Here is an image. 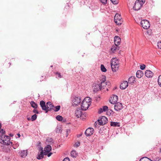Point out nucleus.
Here are the masks:
<instances>
[{
	"label": "nucleus",
	"mask_w": 161,
	"mask_h": 161,
	"mask_svg": "<svg viewBox=\"0 0 161 161\" xmlns=\"http://www.w3.org/2000/svg\"><path fill=\"white\" fill-rule=\"evenodd\" d=\"M91 99L89 97H86L82 103L81 109L84 110H86L87 109L91 104Z\"/></svg>",
	"instance_id": "obj_1"
},
{
	"label": "nucleus",
	"mask_w": 161,
	"mask_h": 161,
	"mask_svg": "<svg viewBox=\"0 0 161 161\" xmlns=\"http://www.w3.org/2000/svg\"><path fill=\"white\" fill-rule=\"evenodd\" d=\"M10 138L8 136L4 135L3 134L0 135V143L8 145L12 143L10 141Z\"/></svg>",
	"instance_id": "obj_2"
},
{
	"label": "nucleus",
	"mask_w": 161,
	"mask_h": 161,
	"mask_svg": "<svg viewBox=\"0 0 161 161\" xmlns=\"http://www.w3.org/2000/svg\"><path fill=\"white\" fill-rule=\"evenodd\" d=\"M119 62L116 58H113L111 61V65L112 71L115 72L119 68Z\"/></svg>",
	"instance_id": "obj_3"
},
{
	"label": "nucleus",
	"mask_w": 161,
	"mask_h": 161,
	"mask_svg": "<svg viewBox=\"0 0 161 161\" xmlns=\"http://www.w3.org/2000/svg\"><path fill=\"white\" fill-rule=\"evenodd\" d=\"M145 2L144 0H137L135 3L133 8L134 10H138L142 7Z\"/></svg>",
	"instance_id": "obj_4"
},
{
	"label": "nucleus",
	"mask_w": 161,
	"mask_h": 161,
	"mask_svg": "<svg viewBox=\"0 0 161 161\" xmlns=\"http://www.w3.org/2000/svg\"><path fill=\"white\" fill-rule=\"evenodd\" d=\"M114 20L115 23L118 25H120L122 23L123 21L120 15L116 14L114 17Z\"/></svg>",
	"instance_id": "obj_5"
},
{
	"label": "nucleus",
	"mask_w": 161,
	"mask_h": 161,
	"mask_svg": "<svg viewBox=\"0 0 161 161\" xmlns=\"http://www.w3.org/2000/svg\"><path fill=\"white\" fill-rule=\"evenodd\" d=\"M142 27L145 29H148L150 26V24L149 22L147 20H142L140 23Z\"/></svg>",
	"instance_id": "obj_6"
},
{
	"label": "nucleus",
	"mask_w": 161,
	"mask_h": 161,
	"mask_svg": "<svg viewBox=\"0 0 161 161\" xmlns=\"http://www.w3.org/2000/svg\"><path fill=\"white\" fill-rule=\"evenodd\" d=\"M80 102L81 100L80 97H75L73 100V105L76 106L80 104Z\"/></svg>",
	"instance_id": "obj_7"
},
{
	"label": "nucleus",
	"mask_w": 161,
	"mask_h": 161,
	"mask_svg": "<svg viewBox=\"0 0 161 161\" xmlns=\"http://www.w3.org/2000/svg\"><path fill=\"white\" fill-rule=\"evenodd\" d=\"M94 129L92 128H89L87 129L85 132V134L87 136H90L93 133Z\"/></svg>",
	"instance_id": "obj_8"
},
{
	"label": "nucleus",
	"mask_w": 161,
	"mask_h": 161,
	"mask_svg": "<svg viewBox=\"0 0 161 161\" xmlns=\"http://www.w3.org/2000/svg\"><path fill=\"white\" fill-rule=\"evenodd\" d=\"M123 108L122 104L119 102L115 103L114 108L115 110L119 111L121 110Z\"/></svg>",
	"instance_id": "obj_9"
},
{
	"label": "nucleus",
	"mask_w": 161,
	"mask_h": 161,
	"mask_svg": "<svg viewBox=\"0 0 161 161\" xmlns=\"http://www.w3.org/2000/svg\"><path fill=\"white\" fill-rule=\"evenodd\" d=\"M118 98V97L117 95H113L111 97L109 102L111 104H115L117 101Z\"/></svg>",
	"instance_id": "obj_10"
},
{
	"label": "nucleus",
	"mask_w": 161,
	"mask_h": 161,
	"mask_svg": "<svg viewBox=\"0 0 161 161\" xmlns=\"http://www.w3.org/2000/svg\"><path fill=\"white\" fill-rule=\"evenodd\" d=\"M75 115L78 118L80 117H82V116L81 109L80 108L76 109L75 111Z\"/></svg>",
	"instance_id": "obj_11"
},
{
	"label": "nucleus",
	"mask_w": 161,
	"mask_h": 161,
	"mask_svg": "<svg viewBox=\"0 0 161 161\" xmlns=\"http://www.w3.org/2000/svg\"><path fill=\"white\" fill-rule=\"evenodd\" d=\"M54 107L53 105L51 102H48L46 103L47 109L48 111H51Z\"/></svg>",
	"instance_id": "obj_12"
},
{
	"label": "nucleus",
	"mask_w": 161,
	"mask_h": 161,
	"mask_svg": "<svg viewBox=\"0 0 161 161\" xmlns=\"http://www.w3.org/2000/svg\"><path fill=\"white\" fill-rule=\"evenodd\" d=\"M40 104L42 109L44 110L46 113H47V110L46 108V104H45V103L43 101H41L40 102Z\"/></svg>",
	"instance_id": "obj_13"
},
{
	"label": "nucleus",
	"mask_w": 161,
	"mask_h": 161,
	"mask_svg": "<svg viewBox=\"0 0 161 161\" xmlns=\"http://www.w3.org/2000/svg\"><path fill=\"white\" fill-rule=\"evenodd\" d=\"M145 75L147 77L151 78L153 76V73L150 70H146L145 72Z\"/></svg>",
	"instance_id": "obj_14"
},
{
	"label": "nucleus",
	"mask_w": 161,
	"mask_h": 161,
	"mask_svg": "<svg viewBox=\"0 0 161 161\" xmlns=\"http://www.w3.org/2000/svg\"><path fill=\"white\" fill-rule=\"evenodd\" d=\"M52 147L50 145H47V147L44 148V154L45 155H47L49 152L51 150Z\"/></svg>",
	"instance_id": "obj_15"
},
{
	"label": "nucleus",
	"mask_w": 161,
	"mask_h": 161,
	"mask_svg": "<svg viewBox=\"0 0 161 161\" xmlns=\"http://www.w3.org/2000/svg\"><path fill=\"white\" fill-rule=\"evenodd\" d=\"M128 86V82L126 81H124L121 83L120 87L122 89H125Z\"/></svg>",
	"instance_id": "obj_16"
},
{
	"label": "nucleus",
	"mask_w": 161,
	"mask_h": 161,
	"mask_svg": "<svg viewBox=\"0 0 161 161\" xmlns=\"http://www.w3.org/2000/svg\"><path fill=\"white\" fill-rule=\"evenodd\" d=\"M120 42L121 39L119 36H115L114 42L115 45H119L120 44Z\"/></svg>",
	"instance_id": "obj_17"
},
{
	"label": "nucleus",
	"mask_w": 161,
	"mask_h": 161,
	"mask_svg": "<svg viewBox=\"0 0 161 161\" xmlns=\"http://www.w3.org/2000/svg\"><path fill=\"white\" fill-rule=\"evenodd\" d=\"M20 155L22 158H25L27 155V150H21L19 152Z\"/></svg>",
	"instance_id": "obj_18"
},
{
	"label": "nucleus",
	"mask_w": 161,
	"mask_h": 161,
	"mask_svg": "<svg viewBox=\"0 0 161 161\" xmlns=\"http://www.w3.org/2000/svg\"><path fill=\"white\" fill-rule=\"evenodd\" d=\"M110 84V83L109 82H105V80L104 79L101 81V83L99 84L102 89L104 88V87L106 85H109Z\"/></svg>",
	"instance_id": "obj_19"
},
{
	"label": "nucleus",
	"mask_w": 161,
	"mask_h": 161,
	"mask_svg": "<svg viewBox=\"0 0 161 161\" xmlns=\"http://www.w3.org/2000/svg\"><path fill=\"white\" fill-rule=\"evenodd\" d=\"M41 151L40 153H39L37 157V158L38 159H41L44 157V153L43 151V148H41Z\"/></svg>",
	"instance_id": "obj_20"
},
{
	"label": "nucleus",
	"mask_w": 161,
	"mask_h": 161,
	"mask_svg": "<svg viewBox=\"0 0 161 161\" xmlns=\"http://www.w3.org/2000/svg\"><path fill=\"white\" fill-rule=\"evenodd\" d=\"M118 45H114L112 46L111 48V50L112 52L115 53L117 50H119V47L118 46Z\"/></svg>",
	"instance_id": "obj_21"
},
{
	"label": "nucleus",
	"mask_w": 161,
	"mask_h": 161,
	"mask_svg": "<svg viewBox=\"0 0 161 161\" xmlns=\"http://www.w3.org/2000/svg\"><path fill=\"white\" fill-rule=\"evenodd\" d=\"M143 74L142 71L141 70H138L136 73V76L137 77L141 78L143 75Z\"/></svg>",
	"instance_id": "obj_22"
},
{
	"label": "nucleus",
	"mask_w": 161,
	"mask_h": 161,
	"mask_svg": "<svg viewBox=\"0 0 161 161\" xmlns=\"http://www.w3.org/2000/svg\"><path fill=\"white\" fill-rule=\"evenodd\" d=\"M110 125L114 127H119L120 126L119 123L112 121L111 122Z\"/></svg>",
	"instance_id": "obj_23"
},
{
	"label": "nucleus",
	"mask_w": 161,
	"mask_h": 161,
	"mask_svg": "<svg viewBox=\"0 0 161 161\" xmlns=\"http://www.w3.org/2000/svg\"><path fill=\"white\" fill-rule=\"evenodd\" d=\"M135 80V78L134 76H131L128 79V82L130 84H132L134 83Z\"/></svg>",
	"instance_id": "obj_24"
},
{
	"label": "nucleus",
	"mask_w": 161,
	"mask_h": 161,
	"mask_svg": "<svg viewBox=\"0 0 161 161\" xmlns=\"http://www.w3.org/2000/svg\"><path fill=\"white\" fill-rule=\"evenodd\" d=\"M102 89L99 84L96 85L94 88V91L97 92Z\"/></svg>",
	"instance_id": "obj_25"
},
{
	"label": "nucleus",
	"mask_w": 161,
	"mask_h": 161,
	"mask_svg": "<svg viewBox=\"0 0 161 161\" xmlns=\"http://www.w3.org/2000/svg\"><path fill=\"white\" fill-rule=\"evenodd\" d=\"M77 153L75 150H73L70 153L71 156L73 158H75L77 156Z\"/></svg>",
	"instance_id": "obj_26"
},
{
	"label": "nucleus",
	"mask_w": 161,
	"mask_h": 161,
	"mask_svg": "<svg viewBox=\"0 0 161 161\" xmlns=\"http://www.w3.org/2000/svg\"><path fill=\"white\" fill-rule=\"evenodd\" d=\"M101 120V121H102L103 123H104V125L106 124L108 121V119L107 118L105 117V116H103L101 117L100 119Z\"/></svg>",
	"instance_id": "obj_27"
},
{
	"label": "nucleus",
	"mask_w": 161,
	"mask_h": 161,
	"mask_svg": "<svg viewBox=\"0 0 161 161\" xmlns=\"http://www.w3.org/2000/svg\"><path fill=\"white\" fill-rule=\"evenodd\" d=\"M139 161H152L147 157H144L140 159Z\"/></svg>",
	"instance_id": "obj_28"
},
{
	"label": "nucleus",
	"mask_w": 161,
	"mask_h": 161,
	"mask_svg": "<svg viewBox=\"0 0 161 161\" xmlns=\"http://www.w3.org/2000/svg\"><path fill=\"white\" fill-rule=\"evenodd\" d=\"M31 106L34 108H36L37 107V104L34 101H31Z\"/></svg>",
	"instance_id": "obj_29"
},
{
	"label": "nucleus",
	"mask_w": 161,
	"mask_h": 161,
	"mask_svg": "<svg viewBox=\"0 0 161 161\" xmlns=\"http://www.w3.org/2000/svg\"><path fill=\"white\" fill-rule=\"evenodd\" d=\"M101 69L102 71L103 72H105L106 71V69L105 68L103 65L101 64Z\"/></svg>",
	"instance_id": "obj_30"
},
{
	"label": "nucleus",
	"mask_w": 161,
	"mask_h": 161,
	"mask_svg": "<svg viewBox=\"0 0 161 161\" xmlns=\"http://www.w3.org/2000/svg\"><path fill=\"white\" fill-rule=\"evenodd\" d=\"M61 127L59 126H58L56 129V132L57 133H59L61 132Z\"/></svg>",
	"instance_id": "obj_31"
},
{
	"label": "nucleus",
	"mask_w": 161,
	"mask_h": 161,
	"mask_svg": "<svg viewBox=\"0 0 161 161\" xmlns=\"http://www.w3.org/2000/svg\"><path fill=\"white\" fill-rule=\"evenodd\" d=\"M56 119L59 121H62L63 120V117L60 115H58L56 117Z\"/></svg>",
	"instance_id": "obj_32"
},
{
	"label": "nucleus",
	"mask_w": 161,
	"mask_h": 161,
	"mask_svg": "<svg viewBox=\"0 0 161 161\" xmlns=\"http://www.w3.org/2000/svg\"><path fill=\"white\" fill-rule=\"evenodd\" d=\"M37 118V115L36 114H34L32 116L31 119L32 121L35 120Z\"/></svg>",
	"instance_id": "obj_33"
},
{
	"label": "nucleus",
	"mask_w": 161,
	"mask_h": 161,
	"mask_svg": "<svg viewBox=\"0 0 161 161\" xmlns=\"http://www.w3.org/2000/svg\"><path fill=\"white\" fill-rule=\"evenodd\" d=\"M158 80L159 85L161 87V75L158 77Z\"/></svg>",
	"instance_id": "obj_34"
},
{
	"label": "nucleus",
	"mask_w": 161,
	"mask_h": 161,
	"mask_svg": "<svg viewBox=\"0 0 161 161\" xmlns=\"http://www.w3.org/2000/svg\"><path fill=\"white\" fill-rule=\"evenodd\" d=\"M55 74L57 75L56 78H61L62 77V76L61 75V74L58 72H57Z\"/></svg>",
	"instance_id": "obj_35"
},
{
	"label": "nucleus",
	"mask_w": 161,
	"mask_h": 161,
	"mask_svg": "<svg viewBox=\"0 0 161 161\" xmlns=\"http://www.w3.org/2000/svg\"><path fill=\"white\" fill-rule=\"evenodd\" d=\"M60 106L59 105H58V106L55 107V109L54 110V111L55 112L58 111L60 109Z\"/></svg>",
	"instance_id": "obj_36"
},
{
	"label": "nucleus",
	"mask_w": 161,
	"mask_h": 161,
	"mask_svg": "<svg viewBox=\"0 0 161 161\" xmlns=\"http://www.w3.org/2000/svg\"><path fill=\"white\" fill-rule=\"evenodd\" d=\"M46 141L47 142L51 143H52L53 142V140L51 138H48L47 139Z\"/></svg>",
	"instance_id": "obj_37"
},
{
	"label": "nucleus",
	"mask_w": 161,
	"mask_h": 161,
	"mask_svg": "<svg viewBox=\"0 0 161 161\" xmlns=\"http://www.w3.org/2000/svg\"><path fill=\"white\" fill-rule=\"evenodd\" d=\"M97 122L98 123L99 125H103V123L102 122V121H101V119H98L97 120Z\"/></svg>",
	"instance_id": "obj_38"
},
{
	"label": "nucleus",
	"mask_w": 161,
	"mask_h": 161,
	"mask_svg": "<svg viewBox=\"0 0 161 161\" xmlns=\"http://www.w3.org/2000/svg\"><path fill=\"white\" fill-rule=\"evenodd\" d=\"M103 110L104 112H105L107 111L108 109V107L107 106H104L103 108Z\"/></svg>",
	"instance_id": "obj_39"
},
{
	"label": "nucleus",
	"mask_w": 161,
	"mask_h": 161,
	"mask_svg": "<svg viewBox=\"0 0 161 161\" xmlns=\"http://www.w3.org/2000/svg\"><path fill=\"white\" fill-rule=\"evenodd\" d=\"M157 46L158 48L161 49V41L159 42H158Z\"/></svg>",
	"instance_id": "obj_40"
},
{
	"label": "nucleus",
	"mask_w": 161,
	"mask_h": 161,
	"mask_svg": "<svg viewBox=\"0 0 161 161\" xmlns=\"http://www.w3.org/2000/svg\"><path fill=\"white\" fill-rule=\"evenodd\" d=\"M111 1L114 4H117L118 3V0H113Z\"/></svg>",
	"instance_id": "obj_41"
},
{
	"label": "nucleus",
	"mask_w": 161,
	"mask_h": 161,
	"mask_svg": "<svg viewBox=\"0 0 161 161\" xmlns=\"http://www.w3.org/2000/svg\"><path fill=\"white\" fill-rule=\"evenodd\" d=\"M100 2L104 4H105L107 3V0H100Z\"/></svg>",
	"instance_id": "obj_42"
},
{
	"label": "nucleus",
	"mask_w": 161,
	"mask_h": 161,
	"mask_svg": "<svg viewBox=\"0 0 161 161\" xmlns=\"http://www.w3.org/2000/svg\"><path fill=\"white\" fill-rule=\"evenodd\" d=\"M145 67H146L145 65L144 64H143L142 65H140V69L142 70L144 69H145Z\"/></svg>",
	"instance_id": "obj_43"
},
{
	"label": "nucleus",
	"mask_w": 161,
	"mask_h": 161,
	"mask_svg": "<svg viewBox=\"0 0 161 161\" xmlns=\"http://www.w3.org/2000/svg\"><path fill=\"white\" fill-rule=\"evenodd\" d=\"M103 112V108H100L98 110V113L100 114H101Z\"/></svg>",
	"instance_id": "obj_44"
},
{
	"label": "nucleus",
	"mask_w": 161,
	"mask_h": 161,
	"mask_svg": "<svg viewBox=\"0 0 161 161\" xmlns=\"http://www.w3.org/2000/svg\"><path fill=\"white\" fill-rule=\"evenodd\" d=\"M0 133L2 134H3L5 133V131L3 129H2L0 130Z\"/></svg>",
	"instance_id": "obj_45"
},
{
	"label": "nucleus",
	"mask_w": 161,
	"mask_h": 161,
	"mask_svg": "<svg viewBox=\"0 0 161 161\" xmlns=\"http://www.w3.org/2000/svg\"><path fill=\"white\" fill-rule=\"evenodd\" d=\"M114 113L113 111L111 110H110L109 111L107 112V114L108 115H110L111 114H113Z\"/></svg>",
	"instance_id": "obj_46"
},
{
	"label": "nucleus",
	"mask_w": 161,
	"mask_h": 161,
	"mask_svg": "<svg viewBox=\"0 0 161 161\" xmlns=\"http://www.w3.org/2000/svg\"><path fill=\"white\" fill-rule=\"evenodd\" d=\"M33 111L35 113L37 114H39L38 111V110H36V109H35V108L34 109H33Z\"/></svg>",
	"instance_id": "obj_47"
},
{
	"label": "nucleus",
	"mask_w": 161,
	"mask_h": 161,
	"mask_svg": "<svg viewBox=\"0 0 161 161\" xmlns=\"http://www.w3.org/2000/svg\"><path fill=\"white\" fill-rule=\"evenodd\" d=\"M63 161H70L68 157L65 158Z\"/></svg>",
	"instance_id": "obj_48"
},
{
	"label": "nucleus",
	"mask_w": 161,
	"mask_h": 161,
	"mask_svg": "<svg viewBox=\"0 0 161 161\" xmlns=\"http://www.w3.org/2000/svg\"><path fill=\"white\" fill-rule=\"evenodd\" d=\"M52 154V153H49L48 154L47 153V156L48 157H50L51 155Z\"/></svg>",
	"instance_id": "obj_49"
},
{
	"label": "nucleus",
	"mask_w": 161,
	"mask_h": 161,
	"mask_svg": "<svg viewBox=\"0 0 161 161\" xmlns=\"http://www.w3.org/2000/svg\"><path fill=\"white\" fill-rule=\"evenodd\" d=\"M97 125V123L96 122H95V124H94V125L96 127V125Z\"/></svg>",
	"instance_id": "obj_50"
},
{
	"label": "nucleus",
	"mask_w": 161,
	"mask_h": 161,
	"mask_svg": "<svg viewBox=\"0 0 161 161\" xmlns=\"http://www.w3.org/2000/svg\"><path fill=\"white\" fill-rule=\"evenodd\" d=\"M17 135L19 137H20V134H19L18 133L17 134Z\"/></svg>",
	"instance_id": "obj_51"
},
{
	"label": "nucleus",
	"mask_w": 161,
	"mask_h": 161,
	"mask_svg": "<svg viewBox=\"0 0 161 161\" xmlns=\"http://www.w3.org/2000/svg\"><path fill=\"white\" fill-rule=\"evenodd\" d=\"M79 145H80V143H78L77 144H76L77 147L79 146Z\"/></svg>",
	"instance_id": "obj_52"
},
{
	"label": "nucleus",
	"mask_w": 161,
	"mask_h": 161,
	"mask_svg": "<svg viewBox=\"0 0 161 161\" xmlns=\"http://www.w3.org/2000/svg\"><path fill=\"white\" fill-rule=\"evenodd\" d=\"M27 119L28 120H30L31 119L30 118H27Z\"/></svg>",
	"instance_id": "obj_53"
},
{
	"label": "nucleus",
	"mask_w": 161,
	"mask_h": 161,
	"mask_svg": "<svg viewBox=\"0 0 161 161\" xmlns=\"http://www.w3.org/2000/svg\"><path fill=\"white\" fill-rule=\"evenodd\" d=\"M70 131V130H68H68H66V132H67V133H68V131Z\"/></svg>",
	"instance_id": "obj_54"
},
{
	"label": "nucleus",
	"mask_w": 161,
	"mask_h": 161,
	"mask_svg": "<svg viewBox=\"0 0 161 161\" xmlns=\"http://www.w3.org/2000/svg\"><path fill=\"white\" fill-rule=\"evenodd\" d=\"M53 67V65H51L50 66L51 67Z\"/></svg>",
	"instance_id": "obj_55"
},
{
	"label": "nucleus",
	"mask_w": 161,
	"mask_h": 161,
	"mask_svg": "<svg viewBox=\"0 0 161 161\" xmlns=\"http://www.w3.org/2000/svg\"><path fill=\"white\" fill-rule=\"evenodd\" d=\"M160 152H161V148L160 149Z\"/></svg>",
	"instance_id": "obj_56"
},
{
	"label": "nucleus",
	"mask_w": 161,
	"mask_h": 161,
	"mask_svg": "<svg viewBox=\"0 0 161 161\" xmlns=\"http://www.w3.org/2000/svg\"><path fill=\"white\" fill-rule=\"evenodd\" d=\"M14 149H15L16 148H14Z\"/></svg>",
	"instance_id": "obj_57"
}]
</instances>
